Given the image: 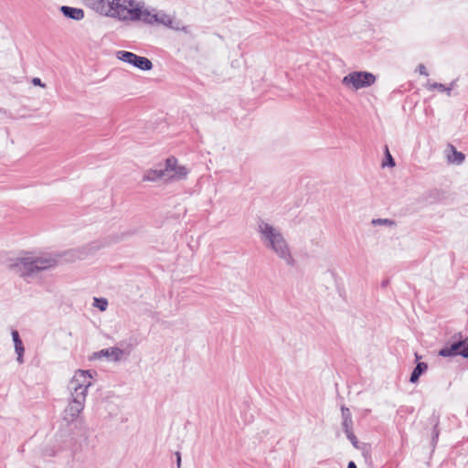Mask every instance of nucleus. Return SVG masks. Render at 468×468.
I'll list each match as a JSON object with an SVG mask.
<instances>
[{
    "mask_svg": "<svg viewBox=\"0 0 468 468\" xmlns=\"http://www.w3.org/2000/svg\"><path fill=\"white\" fill-rule=\"evenodd\" d=\"M427 365L423 362L418 363L417 367H415L414 371L411 374L410 381L416 382L420 376L427 369Z\"/></svg>",
    "mask_w": 468,
    "mask_h": 468,
    "instance_id": "nucleus-13",
    "label": "nucleus"
},
{
    "mask_svg": "<svg viewBox=\"0 0 468 468\" xmlns=\"http://www.w3.org/2000/svg\"><path fill=\"white\" fill-rule=\"evenodd\" d=\"M82 2L86 6L104 16L107 11L112 10L109 0H82Z\"/></svg>",
    "mask_w": 468,
    "mask_h": 468,
    "instance_id": "nucleus-9",
    "label": "nucleus"
},
{
    "mask_svg": "<svg viewBox=\"0 0 468 468\" xmlns=\"http://www.w3.org/2000/svg\"><path fill=\"white\" fill-rule=\"evenodd\" d=\"M72 382L76 384L75 389H80L84 396L87 388L91 384V375L88 371L79 370L75 373Z\"/></svg>",
    "mask_w": 468,
    "mask_h": 468,
    "instance_id": "nucleus-8",
    "label": "nucleus"
},
{
    "mask_svg": "<svg viewBox=\"0 0 468 468\" xmlns=\"http://www.w3.org/2000/svg\"><path fill=\"white\" fill-rule=\"evenodd\" d=\"M165 171L167 181L184 179L188 174L186 167L178 165L177 159L174 156L168 157L165 160Z\"/></svg>",
    "mask_w": 468,
    "mask_h": 468,
    "instance_id": "nucleus-6",
    "label": "nucleus"
},
{
    "mask_svg": "<svg viewBox=\"0 0 468 468\" xmlns=\"http://www.w3.org/2000/svg\"><path fill=\"white\" fill-rule=\"evenodd\" d=\"M452 156H451V155L448 156L449 162L462 164L464 161L465 155L463 153L458 152L452 145Z\"/></svg>",
    "mask_w": 468,
    "mask_h": 468,
    "instance_id": "nucleus-15",
    "label": "nucleus"
},
{
    "mask_svg": "<svg viewBox=\"0 0 468 468\" xmlns=\"http://www.w3.org/2000/svg\"><path fill=\"white\" fill-rule=\"evenodd\" d=\"M73 407H74V408H76V410H77L78 411H80V410H81V409H82V403H81L80 401L74 400V401H73L72 408H73Z\"/></svg>",
    "mask_w": 468,
    "mask_h": 468,
    "instance_id": "nucleus-24",
    "label": "nucleus"
},
{
    "mask_svg": "<svg viewBox=\"0 0 468 468\" xmlns=\"http://www.w3.org/2000/svg\"><path fill=\"white\" fill-rule=\"evenodd\" d=\"M258 230L261 239L266 247L271 248L284 261L290 258L288 244L278 228L261 219L258 223Z\"/></svg>",
    "mask_w": 468,
    "mask_h": 468,
    "instance_id": "nucleus-2",
    "label": "nucleus"
},
{
    "mask_svg": "<svg viewBox=\"0 0 468 468\" xmlns=\"http://www.w3.org/2000/svg\"><path fill=\"white\" fill-rule=\"evenodd\" d=\"M347 468H356V464L353 462H350L348 463V467Z\"/></svg>",
    "mask_w": 468,
    "mask_h": 468,
    "instance_id": "nucleus-27",
    "label": "nucleus"
},
{
    "mask_svg": "<svg viewBox=\"0 0 468 468\" xmlns=\"http://www.w3.org/2000/svg\"><path fill=\"white\" fill-rule=\"evenodd\" d=\"M105 355L106 356H112L114 357V359L117 360V359H119L122 356V352L120 349H118V348H112L111 350H107L105 352Z\"/></svg>",
    "mask_w": 468,
    "mask_h": 468,
    "instance_id": "nucleus-20",
    "label": "nucleus"
},
{
    "mask_svg": "<svg viewBox=\"0 0 468 468\" xmlns=\"http://www.w3.org/2000/svg\"><path fill=\"white\" fill-rule=\"evenodd\" d=\"M132 10L136 13L135 15H132V16H129L128 22L142 21L150 26L154 25L155 12L153 13L147 9H144V3L134 1Z\"/></svg>",
    "mask_w": 468,
    "mask_h": 468,
    "instance_id": "nucleus-7",
    "label": "nucleus"
},
{
    "mask_svg": "<svg viewBox=\"0 0 468 468\" xmlns=\"http://www.w3.org/2000/svg\"><path fill=\"white\" fill-rule=\"evenodd\" d=\"M385 157H386V162H384L382 165L394 167L396 164H395L394 158L392 157V155L389 153L388 146H385Z\"/></svg>",
    "mask_w": 468,
    "mask_h": 468,
    "instance_id": "nucleus-17",
    "label": "nucleus"
},
{
    "mask_svg": "<svg viewBox=\"0 0 468 468\" xmlns=\"http://www.w3.org/2000/svg\"><path fill=\"white\" fill-rule=\"evenodd\" d=\"M458 354H461L463 355V356H468V346H463L462 345V347L459 349V352Z\"/></svg>",
    "mask_w": 468,
    "mask_h": 468,
    "instance_id": "nucleus-22",
    "label": "nucleus"
},
{
    "mask_svg": "<svg viewBox=\"0 0 468 468\" xmlns=\"http://www.w3.org/2000/svg\"><path fill=\"white\" fill-rule=\"evenodd\" d=\"M418 71L420 72V75H424V76H428L429 75V73L427 71V69H426V67L423 64H420L418 66Z\"/></svg>",
    "mask_w": 468,
    "mask_h": 468,
    "instance_id": "nucleus-21",
    "label": "nucleus"
},
{
    "mask_svg": "<svg viewBox=\"0 0 468 468\" xmlns=\"http://www.w3.org/2000/svg\"><path fill=\"white\" fill-rule=\"evenodd\" d=\"M462 347V343L453 344L451 348H443L440 351V355L442 356H449L452 355L458 354L459 349Z\"/></svg>",
    "mask_w": 468,
    "mask_h": 468,
    "instance_id": "nucleus-14",
    "label": "nucleus"
},
{
    "mask_svg": "<svg viewBox=\"0 0 468 468\" xmlns=\"http://www.w3.org/2000/svg\"><path fill=\"white\" fill-rule=\"evenodd\" d=\"M174 17L170 15L165 13L164 11H155V18H154V25H164L170 28L178 29V27H176L174 25Z\"/></svg>",
    "mask_w": 468,
    "mask_h": 468,
    "instance_id": "nucleus-12",
    "label": "nucleus"
},
{
    "mask_svg": "<svg viewBox=\"0 0 468 468\" xmlns=\"http://www.w3.org/2000/svg\"><path fill=\"white\" fill-rule=\"evenodd\" d=\"M116 56L120 60L133 65L141 70L147 71L153 69V63L149 58L138 56L133 52L120 50L117 52Z\"/></svg>",
    "mask_w": 468,
    "mask_h": 468,
    "instance_id": "nucleus-5",
    "label": "nucleus"
},
{
    "mask_svg": "<svg viewBox=\"0 0 468 468\" xmlns=\"http://www.w3.org/2000/svg\"><path fill=\"white\" fill-rule=\"evenodd\" d=\"M376 77L367 71H354L346 75L343 80V85L352 88L355 90L367 88L374 84Z\"/></svg>",
    "mask_w": 468,
    "mask_h": 468,
    "instance_id": "nucleus-4",
    "label": "nucleus"
},
{
    "mask_svg": "<svg viewBox=\"0 0 468 468\" xmlns=\"http://www.w3.org/2000/svg\"><path fill=\"white\" fill-rule=\"evenodd\" d=\"M94 306L101 311H105L108 306V302L103 298H94Z\"/></svg>",
    "mask_w": 468,
    "mask_h": 468,
    "instance_id": "nucleus-18",
    "label": "nucleus"
},
{
    "mask_svg": "<svg viewBox=\"0 0 468 468\" xmlns=\"http://www.w3.org/2000/svg\"><path fill=\"white\" fill-rule=\"evenodd\" d=\"M143 180L144 181H152V182H154L157 180L167 181L165 167L160 168V169L147 170L144 175Z\"/></svg>",
    "mask_w": 468,
    "mask_h": 468,
    "instance_id": "nucleus-10",
    "label": "nucleus"
},
{
    "mask_svg": "<svg viewBox=\"0 0 468 468\" xmlns=\"http://www.w3.org/2000/svg\"><path fill=\"white\" fill-rule=\"evenodd\" d=\"M371 224L374 226H386L389 228L396 227V221L388 218H374L371 221Z\"/></svg>",
    "mask_w": 468,
    "mask_h": 468,
    "instance_id": "nucleus-16",
    "label": "nucleus"
},
{
    "mask_svg": "<svg viewBox=\"0 0 468 468\" xmlns=\"http://www.w3.org/2000/svg\"><path fill=\"white\" fill-rule=\"evenodd\" d=\"M452 87H446V90L444 92L447 93L448 96H451Z\"/></svg>",
    "mask_w": 468,
    "mask_h": 468,
    "instance_id": "nucleus-25",
    "label": "nucleus"
},
{
    "mask_svg": "<svg viewBox=\"0 0 468 468\" xmlns=\"http://www.w3.org/2000/svg\"><path fill=\"white\" fill-rule=\"evenodd\" d=\"M60 11L64 16L76 21H80L84 17V11L80 8L63 5L60 7Z\"/></svg>",
    "mask_w": 468,
    "mask_h": 468,
    "instance_id": "nucleus-11",
    "label": "nucleus"
},
{
    "mask_svg": "<svg viewBox=\"0 0 468 468\" xmlns=\"http://www.w3.org/2000/svg\"><path fill=\"white\" fill-rule=\"evenodd\" d=\"M135 0H109L112 10L107 11L106 16L121 22H128L129 16L135 15L132 8Z\"/></svg>",
    "mask_w": 468,
    "mask_h": 468,
    "instance_id": "nucleus-3",
    "label": "nucleus"
},
{
    "mask_svg": "<svg viewBox=\"0 0 468 468\" xmlns=\"http://www.w3.org/2000/svg\"><path fill=\"white\" fill-rule=\"evenodd\" d=\"M455 86V81H452L449 87H452V89Z\"/></svg>",
    "mask_w": 468,
    "mask_h": 468,
    "instance_id": "nucleus-28",
    "label": "nucleus"
},
{
    "mask_svg": "<svg viewBox=\"0 0 468 468\" xmlns=\"http://www.w3.org/2000/svg\"><path fill=\"white\" fill-rule=\"evenodd\" d=\"M32 84L35 86L45 87V84L41 81L39 78H33Z\"/></svg>",
    "mask_w": 468,
    "mask_h": 468,
    "instance_id": "nucleus-23",
    "label": "nucleus"
},
{
    "mask_svg": "<svg viewBox=\"0 0 468 468\" xmlns=\"http://www.w3.org/2000/svg\"><path fill=\"white\" fill-rule=\"evenodd\" d=\"M14 340L17 343L18 342V334L17 332L13 333Z\"/></svg>",
    "mask_w": 468,
    "mask_h": 468,
    "instance_id": "nucleus-26",
    "label": "nucleus"
},
{
    "mask_svg": "<svg viewBox=\"0 0 468 468\" xmlns=\"http://www.w3.org/2000/svg\"><path fill=\"white\" fill-rule=\"evenodd\" d=\"M427 88L430 90H438L441 92H444V90H446V86L438 82L429 83Z\"/></svg>",
    "mask_w": 468,
    "mask_h": 468,
    "instance_id": "nucleus-19",
    "label": "nucleus"
},
{
    "mask_svg": "<svg viewBox=\"0 0 468 468\" xmlns=\"http://www.w3.org/2000/svg\"><path fill=\"white\" fill-rule=\"evenodd\" d=\"M126 235H131V233L122 232L121 235L114 236L111 238V240L105 242L93 241L82 247L44 253L41 256H35L31 251H21L16 258L9 260L15 263H58L85 261L105 245L122 240Z\"/></svg>",
    "mask_w": 468,
    "mask_h": 468,
    "instance_id": "nucleus-1",
    "label": "nucleus"
}]
</instances>
